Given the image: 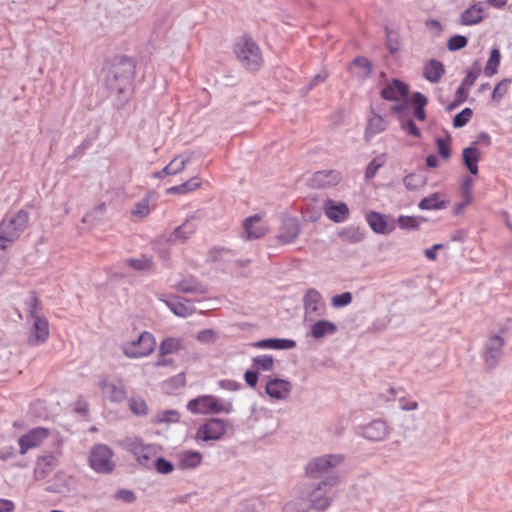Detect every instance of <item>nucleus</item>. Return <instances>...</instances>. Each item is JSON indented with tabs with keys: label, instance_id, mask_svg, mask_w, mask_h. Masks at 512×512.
Instances as JSON below:
<instances>
[{
	"label": "nucleus",
	"instance_id": "f257e3e1",
	"mask_svg": "<svg viewBox=\"0 0 512 512\" xmlns=\"http://www.w3.org/2000/svg\"><path fill=\"white\" fill-rule=\"evenodd\" d=\"M339 479L338 475H330L315 485H301L311 508L325 510L331 505L330 490L338 484Z\"/></svg>",
	"mask_w": 512,
	"mask_h": 512
},
{
	"label": "nucleus",
	"instance_id": "f03ea898",
	"mask_svg": "<svg viewBox=\"0 0 512 512\" xmlns=\"http://www.w3.org/2000/svg\"><path fill=\"white\" fill-rule=\"evenodd\" d=\"M133 75V63L130 60H121L108 70L106 83L112 91L125 93L131 87Z\"/></svg>",
	"mask_w": 512,
	"mask_h": 512
},
{
	"label": "nucleus",
	"instance_id": "7ed1b4c3",
	"mask_svg": "<svg viewBox=\"0 0 512 512\" xmlns=\"http://www.w3.org/2000/svg\"><path fill=\"white\" fill-rule=\"evenodd\" d=\"M29 221L26 211H17L2 220L0 223V244L7 248L25 230Z\"/></svg>",
	"mask_w": 512,
	"mask_h": 512
},
{
	"label": "nucleus",
	"instance_id": "20e7f679",
	"mask_svg": "<svg viewBox=\"0 0 512 512\" xmlns=\"http://www.w3.org/2000/svg\"><path fill=\"white\" fill-rule=\"evenodd\" d=\"M239 62L249 70H257L262 62V53L257 43L249 35H243L235 45Z\"/></svg>",
	"mask_w": 512,
	"mask_h": 512
},
{
	"label": "nucleus",
	"instance_id": "39448f33",
	"mask_svg": "<svg viewBox=\"0 0 512 512\" xmlns=\"http://www.w3.org/2000/svg\"><path fill=\"white\" fill-rule=\"evenodd\" d=\"M187 409L193 414H229L233 410L232 402L212 395H203L190 400Z\"/></svg>",
	"mask_w": 512,
	"mask_h": 512
},
{
	"label": "nucleus",
	"instance_id": "423d86ee",
	"mask_svg": "<svg viewBox=\"0 0 512 512\" xmlns=\"http://www.w3.org/2000/svg\"><path fill=\"white\" fill-rule=\"evenodd\" d=\"M228 423L220 418H210L196 430L194 440L198 444H212L222 440L227 432Z\"/></svg>",
	"mask_w": 512,
	"mask_h": 512
},
{
	"label": "nucleus",
	"instance_id": "0eeeda50",
	"mask_svg": "<svg viewBox=\"0 0 512 512\" xmlns=\"http://www.w3.org/2000/svg\"><path fill=\"white\" fill-rule=\"evenodd\" d=\"M156 347L154 336L149 332H142L137 339L127 341L121 346L123 354L132 359L150 355Z\"/></svg>",
	"mask_w": 512,
	"mask_h": 512
},
{
	"label": "nucleus",
	"instance_id": "6e6552de",
	"mask_svg": "<svg viewBox=\"0 0 512 512\" xmlns=\"http://www.w3.org/2000/svg\"><path fill=\"white\" fill-rule=\"evenodd\" d=\"M344 461L341 454H326L313 458L306 465V474L311 478H317L329 470L340 466Z\"/></svg>",
	"mask_w": 512,
	"mask_h": 512
},
{
	"label": "nucleus",
	"instance_id": "1a4fd4ad",
	"mask_svg": "<svg viewBox=\"0 0 512 512\" xmlns=\"http://www.w3.org/2000/svg\"><path fill=\"white\" fill-rule=\"evenodd\" d=\"M89 464L98 473L112 472L115 467L113 451L107 445H95L90 452Z\"/></svg>",
	"mask_w": 512,
	"mask_h": 512
},
{
	"label": "nucleus",
	"instance_id": "9d476101",
	"mask_svg": "<svg viewBox=\"0 0 512 512\" xmlns=\"http://www.w3.org/2000/svg\"><path fill=\"white\" fill-rule=\"evenodd\" d=\"M124 445L144 467H150L158 454L157 446L146 445L139 438H128L124 441Z\"/></svg>",
	"mask_w": 512,
	"mask_h": 512
},
{
	"label": "nucleus",
	"instance_id": "9b49d317",
	"mask_svg": "<svg viewBox=\"0 0 512 512\" xmlns=\"http://www.w3.org/2000/svg\"><path fill=\"white\" fill-rule=\"evenodd\" d=\"M29 325L27 333V343L29 346L37 347L49 338V322L45 316H36L34 319L27 320Z\"/></svg>",
	"mask_w": 512,
	"mask_h": 512
},
{
	"label": "nucleus",
	"instance_id": "f8f14e48",
	"mask_svg": "<svg viewBox=\"0 0 512 512\" xmlns=\"http://www.w3.org/2000/svg\"><path fill=\"white\" fill-rule=\"evenodd\" d=\"M99 388L103 397L112 403H121L127 398V388L121 379H103Z\"/></svg>",
	"mask_w": 512,
	"mask_h": 512
},
{
	"label": "nucleus",
	"instance_id": "ddd939ff",
	"mask_svg": "<svg viewBox=\"0 0 512 512\" xmlns=\"http://www.w3.org/2000/svg\"><path fill=\"white\" fill-rule=\"evenodd\" d=\"M305 320H313L314 317L322 316L325 312V304L319 291L310 288L306 291L303 299Z\"/></svg>",
	"mask_w": 512,
	"mask_h": 512
},
{
	"label": "nucleus",
	"instance_id": "4468645a",
	"mask_svg": "<svg viewBox=\"0 0 512 512\" xmlns=\"http://www.w3.org/2000/svg\"><path fill=\"white\" fill-rule=\"evenodd\" d=\"M366 220L370 228L377 234L386 235L396 228L395 219L375 211L367 212Z\"/></svg>",
	"mask_w": 512,
	"mask_h": 512
},
{
	"label": "nucleus",
	"instance_id": "2eb2a0df",
	"mask_svg": "<svg viewBox=\"0 0 512 512\" xmlns=\"http://www.w3.org/2000/svg\"><path fill=\"white\" fill-rule=\"evenodd\" d=\"M49 435V430L43 427L30 430L27 434L19 438L20 453L23 455L26 454L28 450L39 447Z\"/></svg>",
	"mask_w": 512,
	"mask_h": 512
},
{
	"label": "nucleus",
	"instance_id": "dca6fc26",
	"mask_svg": "<svg viewBox=\"0 0 512 512\" xmlns=\"http://www.w3.org/2000/svg\"><path fill=\"white\" fill-rule=\"evenodd\" d=\"M244 238L247 240L259 239L266 235L268 226L259 215L246 218L243 221Z\"/></svg>",
	"mask_w": 512,
	"mask_h": 512
},
{
	"label": "nucleus",
	"instance_id": "f3484780",
	"mask_svg": "<svg viewBox=\"0 0 512 512\" xmlns=\"http://www.w3.org/2000/svg\"><path fill=\"white\" fill-rule=\"evenodd\" d=\"M323 211L327 218L335 223L344 222L350 213L346 203L332 199H327L323 203Z\"/></svg>",
	"mask_w": 512,
	"mask_h": 512
},
{
	"label": "nucleus",
	"instance_id": "a211bd4d",
	"mask_svg": "<svg viewBox=\"0 0 512 512\" xmlns=\"http://www.w3.org/2000/svg\"><path fill=\"white\" fill-rule=\"evenodd\" d=\"M292 390V384L284 379H270L265 387L266 393L275 400L286 399Z\"/></svg>",
	"mask_w": 512,
	"mask_h": 512
},
{
	"label": "nucleus",
	"instance_id": "6ab92c4d",
	"mask_svg": "<svg viewBox=\"0 0 512 512\" xmlns=\"http://www.w3.org/2000/svg\"><path fill=\"white\" fill-rule=\"evenodd\" d=\"M311 509V503L308 502V499L302 491V487L297 486L294 490V494L292 498L287 501L282 511L283 512H308Z\"/></svg>",
	"mask_w": 512,
	"mask_h": 512
},
{
	"label": "nucleus",
	"instance_id": "aec40b11",
	"mask_svg": "<svg viewBox=\"0 0 512 512\" xmlns=\"http://www.w3.org/2000/svg\"><path fill=\"white\" fill-rule=\"evenodd\" d=\"M504 341L500 336H490L487 344L484 359L488 367H494L502 355Z\"/></svg>",
	"mask_w": 512,
	"mask_h": 512
},
{
	"label": "nucleus",
	"instance_id": "412c9836",
	"mask_svg": "<svg viewBox=\"0 0 512 512\" xmlns=\"http://www.w3.org/2000/svg\"><path fill=\"white\" fill-rule=\"evenodd\" d=\"M300 226L296 218L288 217L282 222L277 239L283 244L293 242L299 235Z\"/></svg>",
	"mask_w": 512,
	"mask_h": 512
},
{
	"label": "nucleus",
	"instance_id": "4be33fe9",
	"mask_svg": "<svg viewBox=\"0 0 512 512\" xmlns=\"http://www.w3.org/2000/svg\"><path fill=\"white\" fill-rule=\"evenodd\" d=\"M203 462V455L195 450H185L177 454V468L183 471L194 470Z\"/></svg>",
	"mask_w": 512,
	"mask_h": 512
},
{
	"label": "nucleus",
	"instance_id": "5701e85b",
	"mask_svg": "<svg viewBox=\"0 0 512 512\" xmlns=\"http://www.w3.org/2000/svg\"><path fill=\"white\" fill-rule=\"evenodd\" d=\"M342 180V175L336 170H321L313 175V183L316 187L325 188L332 187L339 184Z\"/></svg>",
	"mask_w": 512,
	"mask_h": 512
},
{
	"label": "nucleus",
	"instance_id": "b1692460",
	"mask_svg": "<svg viewBox=\"0 0 512 512\" xmlns=\"http://www.w3.org/2000/svg\"><path fill=\"white\" fill-rule=\"evenodd\" d=\"M389 434L387 424L382 420H375L363 428V436L372 441H381Z\"/></svg>",
	"mask_w": 512,
	"mask_h": 512
},
{
	"label": "nucleus",
	"instance_id": "393cba45",
	"mask_svg": "<svg viewBox=\"0 0 512 512\" xmlns=\"http://www.w3.org/2000/svg\"><path fill=\"white\" fill-rule=\"evenodd\" d=\"M408 93V87L399 80H393L381 91L384 99L390 101H399L404 99Z\"/></svg>",
	"mask_w": 512,
	"mask_h": 512
},
{
	"label": "nucleus",
	"instance_id": "a878e982",
	"mask_svg": "<svg viewBox=\"0 0 512 512\" xmlns=\"http://www.w3.org/2000/svg\"><path fill=\"white\" fill-rule=\"evenodd\" d=\"M158 300L163 302L169 309L179 317H188L193 314L194 309L192 306L187 305L179 299L170 300L165 294H159Z\"/></svg>",
	"mask_w": 512,
	"mask_h": 512
},
{
	"label": "nucleus",
	"instance_id": "bb28decb",
	"mask_svg": "<svg viewBox=\"0 0 512 512\" xmlns=\"http://www.w3.org/2000/svg\"><path fill=\"white\" fill-rule=\"evenodd\" d=\"M56 464V459L49 455L38 458L34 468V479L41 481L45 479L53 470Z\"/></svg>",
	"mask_w": 512,
	"mask_h": 512
},
{
	"label": "nucleus",
	"instance_id": "cd10ccee",
	"mask_svg": "<svg viewBox=\"0 0 512 512\" xmlns=\"http://www.w3.org/2000/svg\"><path fill=\"white\" fill-rule=\"evenodd\" d=\"M124 263L126 266L137 272H152L155 268L153 257L148 255L128 258Z\"/></svg>",
	"mask_w": 512,
	"mask_h": 512
},
{
	"label": "nucleus",
	"instance_id": "c85d7f7f",
	"mask_svg": "<svg viewBox=\"0 0 512 512\" xmlns=\"http://www.w3.org/2000/svg\"><path fill=\"white\" fill-rule=\"evenodd\" d=\"M481 156V151L476 146L464 148L462 151L463 163L469 172L473 175L478 174V162Z\"/></svg>",
	"mask_w": 512,
	"mask_h": 512
},
{
	"label": "nucleus",
	"instance_id": "c756f323",
	"mask_svg": "<svg viewBox=\"0 0 512 512\" xmlns=\"http://www.w3.org/2000/svg\"><path fill=\"white\" fill-rule=\"evenodd\" d=\"M337 331V325L328 320H319L310 327V336L314 339H321L328 335H333Z\"/></svg>",
	"mask_w": 512,
	"mask_h": 512
},
{
	"label": "nucleus",
	"instance_id": "7c9ffc66",
	"mask_svg": "<svg viewBox=\"0 0 512 512\" xmlns=\"http://www.w3.org/2000/svg\"><path fill=\"white\" fill-rule=\"evenodd\" d=\"M444 72V66L437 60H430L423 67V76L431 83L439 82Z\"/></svg>",
	"mask_w": 512,
	"mask_h": 512
},
{
	"label": "nucleus",
	"instance_id": "2f4dec72",
	"mask_svg": "<svg viewBox=\"0 0 512 512\" xmlns=\"http://www.w3.org/2000/svg\"><path fill=\"white\" fill-rule=\"evenodd\" d=\"M257 348L267 349H293L296 346V342L290 339H266L260 340L253 344Z\"/></svg>",
	"mask_w": 512,
	"mask_h": 512
},
{
	"label": "nucleus",
	"instance_id": "473e14b6",
	"mask_svg": "<svg viewBox=\"0 0 512 512\" xmlns=\"http://www.w3.org/2000/svg\"><path fill=\"white\" fill-rule=\"evenodd\" d=\"M447 201L443 199V195L439 192L433 193L423 198L419 203L421 210H436L446 208Z\"/></svg>",
	"mask_w": 512,
	"mask_h": 512
},
{
	"label": "nucleus",
	"instance_id": "72a5a7b5",
	"mask_svg": "<svg viewBox=\"0 0 512 512\" xmlns=\"http://www.w3.org/2000/svg\"><path fill=\"white\" fill-rule=\"evenodd\" d=\"M184 349V342L181 338L167 337L160 344L161 355H170L179 353Z\"/></svg>",
	"mask_w": 512,
	"mask_h": 512
},
{
	"label": "nucleus",
	"instance_id": "f704fd0d",
	"mask_svg": "<svg viewBox=\"0 0 512 512\" xmlns=\"http://www.w3.org/2000/svg\"><path fill=\"white\" fill-rule=\"evenodd\" d=\"M191 159V154L177 155L164 167V172L170 175H177L182 172Z\"/></svg>",
	"mask_w": 512,
	"mask_h": 512
},
{
	"label": "nucleus",
	"instance_id": "c9c22d12",
	"mask_svg": "<svg viewBox=\"0 0 512 512\" xmlns=\"http://www.w3.org/2000/svg\"><path fill=\"white\" fill-rule=\"evenodd\" d=\"M26 320L34 319L36 316H45L39 299L31 293L25 300Z\"/></svg>",
	"mask_w": 512,
	"mask_h": 512
},
{
	"label": "nucleus",
	"instance_id": "e433bc0d",
	"mask_svg": "<svg viewBox=\"0 0 512 512\" xmlns=\"http://www.w3.org/2000/svg\"><path fill=\"white\" fill-rule=\"evenodd\" d=\"M175 288L179 292L183 293H192V294H204L206 293V289L203 285L198 283L194 279H183L181 280Z\"/></svg>",
	"mask_w": 512,
	"mask_h": 512
},
{
	"label": "nucleus",
	"instance_id": "4c0bfd02",
	"mask_svg": "<svg viewBox=\"0 0 512 512\" xmlns=\"http://www.w3.org/2000/svg\"><path fill=\"white\" fill-rule=\"evenodd\" d=\"M483 10L481 7L476 5L471 6L467 10H465L461 16L462 23L464 25H473L479 23L483 16Z\"/></svg>",
	"mask_w": 512,
	"mask_h": 512
},
{
	"label": "nucleus",
	"instance_id": "58836bf2",
	"mask_svg": "<svg viewBox=\"0 0 512 512\" xmlns=\"http://www.w3.org/2000/svg\"><path fill=\"white\" fill-rule=\"evenodd\" d=\"M501 54L498 48L491 50L490 57L485 65L484 73L486 76L491 77L498 71L500 64Z\"/></svg>",
	"mask_w": 512,
	"mask_h": 512
},
{
	"label": "nucleus",
	"instance_id": "ea45409f",
	"mask_svg": "<svg viewBox=\"0 0 512 512\" xmlns=\"http://www.w3.org/2000/svg\"><path fill=\"white\" fill-rule=\"evenodd\" d=\"M386 129V121L380 115H374L369 119L366 135L373 136Z\"/></svg>",
	"mask_w": 512,
	"mask_h": 512
},
{
	"label": "nucleus",
	"instance_id": "a19ab883",
	"mask_svg": "<svg viewBox=\"0 0 512 512\" xmlns=\"http://www.w3.org/2000/svg\"><path fill=\"white\" fill-rule=\"evenodd\" d=\"M150 214V201L147 198L139 200L133 206L131 215L136 219L146 218Z\"/></svg>",
	"mask_w": 512,
	"mask_h": 512
},
{
	"label": "nucleus",
	"instance_id": "79ce46f5",
	"mask_svg": "<svg viewBox=\"0 0 512 512\" xmlns=\"http://www.w3.org/2000/svg\"><path fill=\"white\" fill-rule=\"evenodd\" d=\"M128 406L132 413L136 416H146L148 414V406L140 397H132L128 400Z\"/></svg>",
	"mask_w": 512,
	"mask_h": 512
},
{
	"label": "nucleus",
	"instance_id": "37998d69",
	"mask_svg": "<svg viewBox=\"0 0 512 512\" xmlns=\"http://www.w3.org/2000/svg\"><path fill=\"white\" fill-rule=\"evenodd\" d=\"M179 413L176 410H165L158 412L153 417V423H175L179 421Z\"/></svg>",
	"mask_w": 512,
	"mask_h": 512
},
{
	"label": "nucleus",
	"instance_id": "c03bdc74",
	"mask_svg": "<svg viewBox=\"0 0 512 512\" xmlns=\"http://www.w3.org/2000/svg\"><path fill=\"white\" fill-rule=\"evenodd\" d=\"M385 157L383 155L375 157L366 167L365 178L367 180L372 179L377 171L384 165Z\"/></svg>",
	"mask_w": 512,
	"mask_h": 512
},
{
	"label": "nucleus",
	"instance_id": "a18cd8bd",
	"mask_svg": "<svg viewBox=\"0 0 512 512\" xmlns=\"http://www.w3.org/2000/svg\"><path fill=\"white\" fill-rule=\"evenodd\" d=\"M351 68L357 70L359 77H365L371 71V64L366 58H357L352 62Z\"/></svg>",
	"mask_w": 512,
	"mask_h": 512
},
{
	"label": "nucleus",
	"instance_id": "49530a36",
	"mask_svg": "<svg viewBox=\"0 0 512 512\" xmlns=\"http://www.w3.org/2000/svg\"><path fill=\"white\" fill-rule=\"evenodd\" d=\"M253 364L264 371H270L273 369L274 360L271 356H257L253 358Z\"/></svg>",
	"mask_w": 512,
	"mask_h": 512
},
{
	"label": "nucleus",
	"instance_id": "de8ad7c7",
	"mask_svg": "<svg viewBox=\"0 0 512 512\" xmlns=\"http://www.w3.org/2000/svg\"><path fill=\"white\" fill-rule=\"evenodd\" d=\"M474 185V180L471 177H464L460 186V191L463 199H467L468 201H472V188Z\"/></svg>",
	"mask_w": 512,
	"mask_h": 512
},
{
	"label": "nucleus",
	"instance_id": "09e8293b",
	"mask_svg": "<svg viewBox=\"0 0 512 512\" xmlns=\"http://www.w3.org/2000/svg\"><path fill=\"white\" fill-rule=\"evenodd\" d=\"M152 465L161 474H169L174 470L173 464L162 457L155 458Z\"/></svg>",
	"mask_w": 512,
	"mask_h": 512
},
{
	"label": "nucleus",
	"instance_id": "8fccbe9b",
	"mask_svg": "<svg viewBox=\"0 0 512 512\" xmlns=\"http://www.w3.org/2000/svg\"><path fill=\"white\" fill-rule=\"evenodd\" d=\"M192 232H193V229L188 228L187 223H185V224L177 227L174 230V232L171 235V239L173 241H176V240L184 241L192 234Z\"/></svg>",
	"mask_w": 512,
	"mask_h": 512
},
{
	"label": "nucleus",
	"instance_id": "3c124183",
	"mask_svg": "<svg viewBox=\"0 0 512 512\" xmlns=\"http://www.w3.org/2000/svg\"><path fill=\"white\" fill-rule=\"evenodd\" d=\"M472 110L470 108L463 109L460 113H458L453 120V125L456 128L463 127L467 124V122L472 117Z\"/></svg>",
	"mask_w": 512,
	"mask_h": 512
},
{
	"label": "nucleus",
	"instance_id": "603ef678",
	"mask_svg": "<svg viewBox=\"0 0 512 512\" xmlns=\"http://www.w3.org/2000/svg\"><path fill=\"white\" fill-rule=\"evenodd\" d=\"M352 302V294L350 292H344L332 297L331 304L334 307L340 308L349 305Z\"/></svg>",
	"mask_w": 512,
	"mask_h": 512
},
{
	"label": "nucleus",
	"instance_id": "864d4df0",
	"mask_svg": "<svg viewBox=\"0 0 512 512\" xmlns=\"http://www.w3.org/2000/svg\"><path fill=\"white\" fill-rule=\"evenodd\" d=\"M467 45V38L461 35H455L451 37L447 43V47L450 51H456L464 48Z\"/></svg>",
	"mask_w": 512,
	"mask_h": 512
},
{
	"label": "nucleus",
	"instance_id": "5fc2aeb1",
	"mask_svg": "<svg viewBox=\"0 0 512 512\" xmlns=\"http://www.w3.org/2000/svg\"><path fill=\"white\" fill-rule=\"evenodd\" d=\"M114 498L124 503H133L136 500V495L132 490L119 489L115 492Z\"/></svg>",
	"mask_w": 512,
	"mask_h": 512
},
{
	"label": "nucleus",
	"instance_id": "6e6d98bb",
	"mask_svg": "<svg viewBox=\"0 0 512 512\" xmlns=\"http://www.w3.org/2000/svg\"><path fill=\"white\" fill-rule=\"evenodd\" d=\"M403 183H404L405 187L407 189H409V190L418 189V188H420L424 184V182L421 179V177H419V176H417L415 174L407 175L403 179Z\"/></svg>",
	"mask_w": 512,
	"mask_h": 512
},
{
	"label": "nucleus",
	"instance_id": "4d7b16f0",
	"mask_svg": "<svg viewBox=\"0 0 512 512\" xmlns=\"http://www.w3.org/2000/svg\"><path fill=\"white\" fill-rule=\"evenodd\" d=\"M55 478L57 480H59V483L56 485H48L46 487V491L55 492V493L63 492L64 489L67 487L66 480H65V474L63 472H57L55 474Z\"/></svg>",
	"mask_w": 512,
	"mask_h": 512
},
{
	"label": "nucleus",
	"instance_id": "13d9d810",
	"mask_svg": "<svg viewBox=\"0 0 512 512\" xmlns=\"http://www.w3.org/2000/svg\"><path fill=\"white\" fill-rule=\"evenodd\" d=\"M229 254V250L221 247H213L208 252V259L212 262H217L225 259Z\"/></svg>",
	"mask_w": 512,
	"mask_h": 512
},
{
	"label": "nucleus",
	"instance_id": "bf43d9fd",
	"mask_svg": "<svg viewBox=\"0 0 512 512\" xmlns=\"http://www.w3.org/2000/svg\"><path fill=\"white\" fill-rule=\"evenodd\" d=\"M480 72H481L480 65L475 63L474 67L468 71L466 77L464 78V80L462 82L463 86H466L468 88L471 87L474 84L477 77L479 76Z\"/></svg>",
	"mask_w": 512,
	"mask_h": 512
},
{
	"label": "nucleus",
	"instance_id": "052dcab7",
	"mask_svg": "<svg viewBox=\"0 0 512 512\" xmlns=\"http://www.w3.org/2000/svg\"><path fill=\"white\" fill-rule=\"evenodd\" d=\"M510 82H511L510 79H504L501 82H499L497 84V86L494 88L492 98L494 100H498V99L502 98L506 94L508 87L510 85Z\"/></svg>",
	"mask_w": 512,
	"mask_h": 512
},
{
	"label": "nucleus",
	"instance_id": "680f3d73",
	"mask_svg": "<svg viewBox=\"0 0 512 512\" xmlns=\"http://www.w3.org/2000/svg\"><path fill=\"white\" fill-rule=\"evenodd\" d=\"M436 143L439 155L444 159H449L451 155L449 140L438 138Z\"/></svg>",
	"mask_w": 512,
	"mask_h": 512
},
{
	"label": "nucleus",
	"instance_id": "e2e57ef3",
	"mask_svg": "<svg viewBox=\"0 0 512 512\" xmlns=\"http://www.w3.org/2000/svg\"><path fill=\"white\" fill-rule=\"evenodd\" d=\"M105 211V204H100L99 206L95 207L92 211L87 213L83 217L84 223H93L94 220H97L99 216H101Z\"/></svg>",
	"mask_w": 512,
	"mask_h": 512
},
{
	"label": "nucleus",
	"instance_id": "0e129e2a",
	"mask_svg": "<svg viewBox=\"0 0 512 512\" xmlns=\"http://www.w3.org/2000/svg\"><path fill=\"white\" fill-rule=\"evenodd\" d=\"M216 338V333L212 329H205L199 331L196 335V339L201 343H213Z\"/></svg>",
	"mask_w": 512,
	"mask_h": 512
},
{
	"label": "nucleus",
	"instance_id": "69168bd1",
	"mask_svg": "<svg viewBox=\"0 0 512 512\" xmlns=\"http://www.w3.org/2000/svg\"><path fill=\"white\" fill-rule=\"evenodd\" d=\"M395 221L403 229H415L418 226L417 220L414 217L400 216Z\"/></svg>",
	"mask_w": 512,
	"mask_h": 512
},
{
	"label": "nucleus",
	"instance_id": "338daca9",
	"mask_svg": "<svg viewBox=\"0 0 512 512\" xmlns=\"http://www.w3.org/2000/svg\"><path fill=\"white\" fill-rule=\"evenodd\" d=\"M200 186L201 182L199 181L198 177H193L189 179L187 182L181 184V187L185 194L197 190Z\"/></svg>",
	"mask_w": 512,
	"mask_h": 512
},
{
	"label": "nucleus",
	"instance_id": "774afa93",
	"mask_svg": "<svg viewBox=\"0 0 512 512\" xmlns=\"http://www.w3.org/2000/svg\"><path fill=\"white\" fill-rule=\"evenodd\" d=\"M403 130L407 131L409 134L419 137L420 136V130L416 127L415 123L412 120H408L404 123H402Z\"/></svg>",
	"mask_w": 512,
	"mask_h": 512
}]
</instances>
